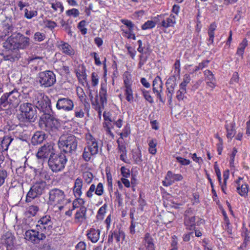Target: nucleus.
I'll return each instance as SVG.
<instances>
[{
    "instance_id": "obj_40",
    "label": "nucleus",
    "mask_w": 250,
    "mask_h": 250,
    "mask_svg": "<svg viewBox=\"0 0 250 250\" xmlns=\"http://www.w3.org/2000/svg\"><path fill=\"white\" fill-rule=\"evenodd\" d=\"M137 185V179L135 175H132L131 178V182L126 179L125 186L126 188L131 187L132 191H135V187Z\"/></svg>"
},
{
    "instance_id": "obj_39",
    "label": "nucleus",
    "mask_w": 250,
    "mask_h": 250,
    "mask_svg": "<svg viewBox=\"0 0 250 250\" xmlns=\"http://www.w3.org/2000/svg\"><path fill=\"white\" fill-rule=\"evenodd\" d=\"M121 173L123 177L121 178L120 180L117 181V186L118 187V190H123L124 186H125V167H122L121 168Z\"/></svg>"
},
{
    "instance_id": "obj_54",
    "label": "nucleus",
    "mask_w": 250,
    "mask_h": 250,
    "mask_svg": "<svg viewBox=\"0 0 250 250\" xmlns=\"http://www.w3.org/2000/svg\"><path fill=\"white\" fill-rule=\"evenodd\" d=\"M190 80L191 79L189 75L185 74L184 76L183 82L179 84V87L187 89V85L189 83Z\"/></svg>"
},
{
    "instance_id": "obj_59",
    "label": "nucleus",
    "mask_w": 250,
    "mask_h": 250,
    "mask_svg": "<svg viewBox=\"0 0 250 250\" xmlns=\"http://www.w3.org/2000/svg\"><path fill=\"white\" fill-rule=\"evenodd\" d=\"M148 57L145 56L144 54H141L139 56V62L138 64V67L139 69H141L142 66L146 63Z\"/></svg>"
},
{
    "instance_id": "obj_7",
    "label": "nucleus",
    "mask_w": 250,
    "mask_h": 250,
    "mask_svg": "<svg viewBox=\"0 0 250 250\" xmlns=\"http://www.w3.org/2000/svg\"><path fill=\"white\" fill-rule=\"evenodd\" d=\"M51 113L43 114L39 121L40 127L48 132L55 131L59 125L58 121Z\"/></svg>"
},
{
    "instance_id": "obj_58",
    "label": "nucleus",
    "mask_w": 250,
    "mask_h": 250,
    "mask_svg": "<svg viewBox=\"0 0 250 250\" xmlns=\"http://www.w3.org/2000/svg\"><path fill=\"white\" fill-rule=\"evenodd\" d=\"M175 158L176 162L179 163L182 166H188L190 163L189 160L182 158L180 156H176Z\"/></svg>"
},
{
    "instance_id": "obj_48",
    "label": "nucleus",
    "mask_w": 250,
    "mask_h": 250,
    "mask_svg": "<svg viewBox=\"0 0 250 250\" xmlns=\"http://www.w3.org/2000/svg\"><path fill=\"white\" fill-rule=\"evenodd\" d=\"M141 91L146 100L148 101L150 104H152L154 102L153 98L151 96L150 91L149 90H146L145 89H143L141 90Z\"/></svg>"
},
{
    "instance_id": "obj_34",
    "label": "nucleus",
    "mask_w": 250,
    "mask_h": 250,
    "mask_svg": "<svg viewBox=\"0 0 250 250\" xmlns=\"http://www.w3.org/2000/svg\"><path fill=\"white\" fill-rule=\"evenodd\" d=\"M120 137L118 139L117 143L118 144V148L119 150L123 152V153L120 155V159L124 162H125V158L124 157V151L125 149V147L124 146V143L125 142L124 137L125 135L123 133H120Z\"/></svg>"
},
{
    "instance_id": "obj_30",
    "label": "nucleus",
    "mask_w": 250,
    "mask_h": 250,
    "mask_svg": "<svg viewBox=\"0 0 250 250\" xmlns=\"http://www.w3.org/2000/svg\"><path fill=\"white\" fill-rule=\"evenodd\" d=\"M100 231L98 229L91 228L87 233L88 239L92 242H97L100 238Z\"/></svg>"
},
{
    "instance_id": "obj_53",
    "label": "nucleus",
    "mask_w": 250,
    "mask_h": 250,
    "mask_svg": "<svg viewBox=\"0 0 250 250\" xmlns=\"http://www.w3.org/2000/svg\"><path fill=\"white\" fill-rule=\"evenodd\" d=\"M75 116L77 118H83L84 116V112L83 109V106H77L75 109Z\"/></svg>"
},
{
    "instance_id": "obj_13",
    "label": "nucleus",
    "mask_w": 250,
    "mask_h": 250,
    "mask_svg": "<svg viewBox=\"0 0 250 250\" xmlns=\"http://www.w3.org/2000/svg\"><path fill=\"white\" fill-rule=\"evenodd\" d=\"M157 18L161 21L158 23V27L164 29L174 27L176 23V17L173 14H170L167 17L165 14H161L157 15Z\"/></svg>"
},
{
    "instance_id": "obj_2",
    "label": "nucleus",
    "mask_w": 250,
    "mask_h": 250,
    "mask_svg": "<svg viewBox=\"0 0 250 250\" xmlns=\"http://www.w3.org/2000/svg\"><path fill=\"white\" fill-rule=\"evenodd\" d=\"M20 96L21 94L16 88L4 93L0 97V108L11 109L16 108L21 102Z\"/></svg>"
},
{
    "instance_id": "obj_21",
    "label": "nucleus",
    "mask_w": 250,
    "mask_h": 250,
    "mask_svg": "<svg viewBox=\"0 0 250 250\" xmlns=\"http://www.w3.org/2000/svg\"><path fill=\"white\" fill-rule=\"evenodd\" d=\"M183 179V176L181 174H174L171 171L169 170L167 173L165 180L162 181V184L165 187H168L175 181H181Z\"/></svg>"
},
{
    "instance_id": "obj_37",
    "label": "nucleus",
    "mask_w": 250,
    "mask_h": 250,
    "mask_svg": "<svg viewBox=\"0 0 250 250\" xmlns=\"http://www.w3.org/2000/svg\"><path fill=\"white\" fill-rule=\"evenodd\" d=\"M148 142L149 153L153 155H155L157 152V140L155 138H152Z\"/></svg>"
},
{
    "instance_id": "obj_55",
    "label": "nucleus",
    "mask_w": 250,
    "mask_h": 250,
    "mask_svg": "<svg viewBox=\"0 0 250 250\" xmlns=\"http://www.w3.org/2000/svg\"><path fill=\"white\" fill-rule=\"evenodd\" d=\"M66 14L67 16L69 17H73L74 18H77L80 15V12L78 9L76 8H72L66 11Z\"/></svg>"
},
{
    "instance_id": "obj_47",
    "label": "nucleus",
    "mask_w": 250,
    "mask_h": 250,
    "mask_svg": "<svg viewBox=\"0 0 250 250\" xmlns=\"http://www.w3.org/2000/svg\"><path fill=\"white\" fill-rule=\"evenodd\" d=\"M210 61L208 60H203L202 62L199 63L198 65L195 66L194 72L198 71L200 70H202L203 68L208 67Z\"/></svg>"
},
{
    "instance_id": "obj_6",
    "label": "nucleus",
    "mask_w": 250,
    "mask_h": 250,
    "mask_svg": "<svg viewBox=\"0 0 250 250\" xmlns=\"http://www.w3.org/2000/svg\"><path fill=\"white\" fill-rule=\"evenodd\" d=\"M67 159L64 154L53 155L49 158L48 165L53 172L62 171L65 167Z\"/></svg>"
},
{
    "instance_id": "obj_42",
    "label": "nucleus",
    "mask_w": 250,
    "mask_h": 250,
    "mask_svg": "<svg viewBox=\"0 0 250 250\" xmlns=\"http://www.w3.org/2000/svg\"><path fill=\"white\" fill-rule=\"evenodd\" d=\"M38 15V12L36 10H31V8H30V9H24V17L27 19H31L34 17L37 16Z\"/></svg>"
},
{
    "instance_id": "obj_3",
    "label": "nucleus",
    "mask_w": 250,
    "mask_h": 250,
    "mask_svg": "<svg viewBox=\"0 0 250 250\" xmlns=\"http://www.w3.org/2000/svg\"><path fill=\"white\" fill-rule=\"evenodd\" d=\"M78 142V139L74 135L64 134L60 137L58 146L65 153H72L77 149Z\"/></svg>"
},
{
    "instance_id": "obj_46",
    "label": "nucleus",
    "mask_w": 250,
    "mask_h": 250,
    "mask_svg": "<svg viewBox=\"0 0 250 250\" xmlns=\"http://www.w3.org/2000/svg\"><path fill=\"white\" fill-rule=\"evenodd\" d=\"M156 22L153 21L148 20L145 22L141 26V28L143 30L152 29L156 26Z\"/></svg>"
},
{
    "instance_id": "obj_38",
    "label": "nucleus",
    "mask_w": 250,
    "mask_h": 250,
    "mask_svg": "<svg viewBox=\"0 0 250 250\" xmlns=\"http://www.w3.org/2000/svg\"><path fill=\"white\" fill-rule=\"evenodd\" d=\"M45 135L42 132H36L32 137L33 142L37 144L42 143L44 139Z\"/></svg>"
},
{
    "instance_id": "obj_5",
    "label": "nucleus",
    "mask_w": 250,
    "mask_h": 250,
    "mask_svg": "<svg viewBox=\"0 0 250 250\" xmlns=\"http://www.w3.org/2000/svg\"><path fill=\"white\" fill-rule=\"evenodd\" d=\"M86 146L84 147L83 153V159L89 161L92 156L96 155L99 151L98 143L96 139L90 133L85 135Z\"/></svg>"
},
{
    "instance_id": "obj_36",
    "label": "nucleus",
    "mask_w": 250,
    "mask_h": 250,
    "mask_svg": "<svg viewBox=\"0 0 250 250\" xmlns=\"http://www.w3.org/2000/svg\"><path fill=\"white\" fill-rule=\"evenodd\" d=\"M126 26L128 28L129 31L127 33L126 32V37L128 39H132L134 40L136 39V36L135 34L133 33V30L135 27L134 24L132 22L129 20H126Z\"/></svg>"
},
{
    "instance_id": "obj_64",
    "label": "nucleus",
    "mask_w": 250,
    "mask_h": 250,
    "mask_svg": "<svg viewBox=\"0 0 250 250\" xmlns=\"http://www.w3.org/2000/svg\"><path fill=\"white\" fill-rule=\"evenodd\" d=\"M45 38V35L43 33H40L39 32L35 33L34 36V39L36 41L42 42L44 40Z\"/></svg>"
},
{
    "instance_id": "obj_41",
    "label": "nucleus",
    "mask_w": 250,
    "mask_h": 250,
    "mask_svg": "<svg viewBox=\"0 0 250 250\" xmlns=\"http://www.w3.org/2000/svg\"><path fill=\"white\" fill-rule=\"evenodd\" d=\"M187 93V89L179 87V89L176 92V97L178 101L184 100L186 98L185 94Z\"/></svg>"
},
{
    "instance_id": "obj_50",
    "label": "nucleus",
    "mask_w": 250,
    "mask_h": 250,
    "mask_svg": "<svg viewBox=\"0 0 250 250\" xmlns=\"http://www.w3.org/2000/svg\"><path fill=\"white\" fill-rule=\"evenodd\" d=\"M34 122H31L29 120H26L24 122H21L19 124V125L22 127L23 130H26L28 129H31L32 128L33 124L32 123Z\"/></svg>"
},
{
    "instance_id": "obj_11",
    "label": "nucleus",
    "mask_w": 250,
    "mask_h": 250,
    "mask_svg": "<svg viewBox=\"0 0 250 250\" xmlns=\"http://www.w3.org/2000/svg\"><path fill=\"white\" fill-rule=\"evenodd\" d=\"M20 111L26 120L35 122L37 118V112L34 105L29 103H23L20 104Z\"/></svg>"
},
{
    "instance_id": "obj_10",
    "label": "nucleus",
    "mask_w": 250,
    "mask_h": 250,
    "mask_svg": "<svg viewBox=\"0 0 250 250\" xmlns=\"http://www.w3.org/2000/svg\"><path fill=\"white\" fill-rule=\"evenodd\" d=\"M38 80L41 86L48 87L53 85L56 82V75L52 71L46 70L40 72Z\"/></svg>"
},
{
    "instance_id": "obj_12",
    "label": "nucleus",
    "mask_w": 250,
    "mask_h": 250,
    "mask_svg": "<svg viewBox=\"0 0 250 250\" xmlns=\"http://www.w3.org/2000/svg\"><path fill=\"white\" fill-rule=\"evenodd\" d=\"M46 184L45 182L41 181L36 182L31 188L27 194L26 201L28 202L29 199H34L42 195L46 188Z\"/></svg>"
},
{
    "instance_id": "obj_31",
    "label": "nucleus",
    "mask_w": 250,
    "mask_h": 250,
    "mask_svg": "<svg viewBox=\"0 0 250 250\" xmlns=\"http://www.w3.org/2000/svg\"><path fill=\"white\" fill-rule=\"evenodd\" d=\"M13 138L9 136H4L0 139V149L1 151L7 150L9 146L13 141Z\"/></svg>"
},
{
    "instance_id": "obj_18",
    "label": "nucleus",
    "mask_w": 250,
    "mask_h": 250,
    "mask_svg": "<svg viewBox=\"0 0 250 250\" xmlns=\"http://www.w3.org/2000/svg\"><path fill=\"white\" fill-rule=\"evenodd\" d=\"M235 183L236 184L237 193L242 197H247L250 191V187L249 185L244 181V178L239 177L235 181Z\"/></svg>"
},
{
    "instance_id": "obj_57",
    "label": "nucleus",
    "mask_w": 250,
    "mask_h": 250,
    "mask_svg": "<svg viewBox=\"0 0 250 250\" xmlns=\"http://www.w3.org/2000/svg\"><path fill=\"white\" fill-rule=\"evenodd\" d=\"M116 195V201L118 203V206L119 207H121V208H122L123 207V198H122V194L119 192L118 189H117V191L115 192Z\"/></svg>"
},
{
    "instance_id": "obj_14",
    "label": "nucleus",
    "mask_w": 250,
    "mask_h": 250,
    "mask_svg": "<svg viewBox=\"0 0 250 250\" xmlns=\"http://www.w3.org/2000/svg\"><path fill=\"white\" fill-rule=\"evenodd\" d=\"M25 238L32 243L38 244L40 241L46 238V235L36 228L35 229H32L26 231Z\"/></svg>"
},
{
    "instance_id": "obj_29",
    "label": "nucleus",
    "mask_w": 250,
    "mask_h": 250,
    "mask_svg": "<svg viewBox=\"0 0 250 250\" xmlns=\"http://www.w3.org/2000/svg\"><path fill=\"white\" fill-rule=\"evenodd\" d=\"M87 209L85 207H81L75 214V219L77 222L82 223L86 219Z\"/></svg>"
},
{
    "instance_id": "obj_4",
    "label": "nucleus",
    "mask_w": 250,
    "mask_h": 250,
    "mask_svg": "<svg viewBox=\"0 0 250 250\" xmlns=\"http://www.w3.org/2000/svg\"><path fill=\"white\" fill-rule=\"evenodd\" d=\"M32 102L36 108H38L43 114H46L52 112L51 103L48 97L43 93L35 92L32 97Z\"/></svg>"
},
{
    "instance_id": "obj_35",
    "label": "nucleus",
    "mask_w": 250,
    "mask_h": 250,
    "mask_svg": "<svg viewBox=\"0 0 250 250\" xmlns=\"http://www.w3.org/2000/svg\"><path fill=\"white\" fill-rule=\"evenodd\" d=\"M248 45V41L247 39H244L242 41L239 43V46L237 49L236 55L243 57L245 50L246 47Z\"/></svg>"
},
{
    "instance_id": "obj_15",
    "label": "nucleus",
    "mask_w": 250,
    "mask_h": 250,
    "mask_svg": "<svg viewBox=\"0 0 250 250\" xmlns=\"http://www.w3.org/2000/svg\"><path fill=\"white\" fill-rule=\"evenodd\" d=\"M152 90L160 102L164 103L165 99L162 96L163 94V83L161 78L159 76H157L153 81Z\"/></svg>"
},
{
    "instance_id": "obj_24",
    "label": "nucleus",
    "mask_w": 250,
    "mask_h": 250,
    "mask_svg": "<svg viewBox=\"0 0 250 250\" xmlns=\"http://www.w3.org/2000/svg\"><path fill=\"white\" fill-rule=\"evenodd\" d=\"M204 75L207 85L212 89H213L216 86V79L214 75L208 69H207L204 71Z\"/></svg>"
},
{
    "instance_id": "obj_8",
    "label": "nucleus",
    "mask_w": 250,
    "mask_h": 250,
    "mask_svg": "<svg viewBox=\"0 0 250 250\" xmlns=\"http://www.w3.org/2000/svg\"><path fill=\"white\" fill-rule=\"evenodd\" d=\"M202 219L197 217L191 208L187 209L184 214V225L188 231H191L196 229L200 225V221Z\"/></svg>"
},
{
    "instance_id": "obj_1",
    "label": "nucleus",
    "mask_w": 250,
    "mask_h": 250,
    "mask_svg": "<svg viewBox=\"0 0 250 250\" xmlns=\"http://www.w3.org/2000/svg\"><path fill=\"white\" fill-rule=\"evenodd\" d=\"M30 39L18 33L11 35L3 43V46L8 50V54L4 57L5 60L15 62L21 57L20 49H26L30 45Z\"/></svg>"
},
{
    "instance_id": "obj_27",
    "label": "nucleus",
    "mask_w": 250,
    "mask_h": 250,
    "mask_svg": "<svg viewBox=\"0 0 250 250\" xmlns=\"http://www.w3.org/2000/svg\"><path fill=\"white\" fill-rule=\"evenodd\" d=\"M227 122V121L226 122L225 125V128L227 133L226 136L228 139L231 140L236 134V124L234 122L229 124Z\"/></svg>"
},
{
    "instance_id": "obj_28",
    "label": "nucleus",
    "mask_w": 250,
    "mask_h": 250,
    "mask_svg": "<svg viewBox=\"0 0 250 250\" xmlns=\"http://www.w3.org/2000/svg\"><path fill=\"white\" fill-rule=\"evenodd\" d=\"M83 186V181L80 178H77L74 183V186L73 187V191L74 195L76 197H80L82 195V187Z\"/></svg>"
},
{
    "instance_id": "obj_52",
    "label": "nucleus",
    "mask_w": 250,
    "mask_h": 250,
    "mask_svg": "<svg viewBox=\"0 0 250 250\" xmlns=\"http://www.w3.org/2000/svg\"><path fill=\"white\" fill-rule=\"evenodd\" d=\"M51 8L53 9L55 11H57L58 9H60V13L63 11L64 7L62 2L57 1L55 3H51Z\"/></svg>"
},
{
    "instance_id": "obj_44",
    "label": "nucleus",
    "mask_w": 250,
    "mask_h": 250,
    "mask_svg": "<svg viewBox=\"0 0 250 250\" xmlns=\"http://www.w3.org/2000/svg\"><path fill=\"white\" fill-rule=\"evenodd\" d=\"M133 92L129 85L126 83V100L131 103L133 102Z\"/></svg>"
},
{
    "instance_id": "obj_61",
    "label": "nucleus",
    "mask_w": 250,
    "mask_h": 250,
    "mask_svg": "<svg viewBox=\"0 0 250 250\" xmlns=\"http://www.w3.org/2000/svg\"><path fill=\"white\" fill-rule=\"evenodd\" d=\"M95 193L98 196H101L104 193V187L102 183H99L96 188H95Z\"/></svg>"
},
{
    "instance_id": "obj_32",
    "label": "nucleus",
    "mask_w": 250,
    "mask_h": 250,
    "mask_svg": "<svg viewBox=\"0 0 250 250\" xmlns=\"http://www.w3.org/2000/svg\"><path fill=\"white\" fill-rule=\"evenodd\" d=\"M132 158L134 163L139 164L142 162V153L141 149L139 146L137 148L132 150Z\"/></svg>"
},
{
    "instance_id": "obj_16",
    "label": "nucleus",
    "mask_w": 250,
    "mask_h": 250,
    "mask_svg": "<svg viewBox=\"0 0 250 250\" xmlns=\"http://www.w3.org/2000/svg\"><path fill=\"white\" fill-rule=\"evenodd\" d=\"M52 225L53 223L51 220L50 217L45 215L42 217L38 221L36 228L38 230L45 234L52 229Z\"/></svg>"
},
{
    "instance_id": "obj_25",
    "label": "nucleus",
    "mask_w": 250,
    "mask_h": 250,
    "mask_svg": "<svg viewBox=\"0 0 250 250\" xmlns=\"http://www.w3.org/2000/svg\"><path fill=\"white\" fill-rule=\"evenodd\" d=\"M176 78L174 76L170 77L166 82L167 95L169 100L172 99V95L174 93V88L176 85L175 82Z\"/></svg>"
},
{
    "instance_id": "obj_43",
    "label": "nucleus",
    "mask_w": 250,
    "mask_h": 250,
    "mask_svg": "<svg viewBox=\"0 0 250 250\" xmlns=\"http://www.w3.org/2000/svg\"><path fill=\"white\" fill-rule=\"evenodd\" d=\"M106 205L104 204L99 209L96 215L97 220L101 221L104 219L106 213Z\"/></svg>"
},
{
    "instance_id": "obj_17",
    "label": "nucleus",
    "mask_w": 250,
    "mask_h": 250,
    "mask_svg": "<svg viewBox=\"0 0 250 250\" xmlns=\"http://www.w3.org/2000/svg\"><path fill=\"white\" fill-rule=\"evenodd\" d=\"M56 107L58 110L69 112L73 110L74 104L73 101L68 98H61L57 101Z\"/></svg>"
},
{
    "instance_id": "obj_22",
    "label": "nucleus",
    "mask_w": 250,
    "mask_h": 250,
    "mask_svg": "<svg viewBox=\"0 0 250 250\" xmlns=\"http://www.w3.org/2000/svg\"><path fill=\"white\" fill-rule=\"evenodd\" d=\"M14 236L9 232H6L2 236L1 240L2 244L6 247V250H14Z\"/></svg>"
},
{
    "instance_id": "obj_23",
    "label": "nucleus",
    "mask_w": 250,
    "mask_h": 250,
    "mask_svg": "<svg viewBox=\"0 0 250 250\" xmlns=\"http://www.w3.org/2000/svg\"><path fill=\"white\" fill-rule=\"evenodd\" d=\"M57 46L59 50L65 55L72 56L75 54L74 50L67 42L61 41L58 42Z\"/></svg>"
},
{
    "instance_id": "obj_20",
    "label": "nucleus",
    "mask_w": 250,
    "mask_h": 250,
    "mask_svg": "<svg viewBox=\"0 0 250 250\" xmlns=\"http://www.w3.org/2000/svg\"><path fill=\"white\" fill-rule=\"evenodd\" d=\"M14 20L12 18L5 17L1 23L2 34L3 37L9 36L14 30Z\"/></svg>"
},
{
    "instance_id": "obj_62",
    "label": "nucleus",
    "mask_w": 250,
    "mask_h": 250,
    "mask_svg": "<svg viewBox=\"0 0 250 250\" xmlns=\"http://www.w3.org/2000/svg\"><path fill=\"white\" fill-rule=\"evenodd\" d=\"M39 211V207L37 206H30L28 208V213L32 216H35Z\"/></svg>"
},
{
    "instance_id": "obj_9",
    "label": "nucleus",
    "mask_w": 250,
    "mask_h": 250,
    "mask_svg": "<svg viewBox=\"0 0 250 250\" xmlns=\"http://www.w3.org/2000/svg\"><path fill=\"white\" fill-rule=\"evenodd\" d=\"M48 204L51 205L66 204L67 203L64 191L60 189L54 188L51 189L49 193Z\"/></svg>"
},
{
    "instance_id": "obj_33",
    "label": "nucleus",
    "mask_w": 250,
    "mask_h": 250,
    "mask_svg": "<svg viewBox=\"0 0 250 250\" xmlns=\"http://www.w3.org/2000/svg\"><path fill=\"white\" fill-rule=\"evenodd\" d=\"M125 234L124 232L123 231L119 229L118 231H114L113 232L111 233V235H109L108 239L109 240H110L114 239L117 242H119L121 240L123 241L125 239Z\"/></svg>"
},
{
    "instance_id": "obj_60",
    "label": "nucleus",
    "mask_w": 250,
    "mask_h": 250,
    "mask_svg": "<svg viewBox=\"0 0 250 250\" xmlns=\"http://www.w3.org/2000/svg\"><path fill=\"white\" fill-rule=\"evenodd\" d=\"M174 73L177 76H180L181 72L180 59H176L174 64Z\"/></svg>"
},
{
    "instance_id": "obj_56",
    "label": "nucleus",
    "mask_w": 250,
    "mask_h": 250,
    "mask_svg": "<svg viewBox=\"0 0 250 250\" xmlns=\"http://www.w3.org/2000/svg\"><path fill=\"white\" fill-rule=\"evenodd\" d=\"M86 24V21L83 20L81 21L78 25V28L83 35H85L87 33V29L85 27Z\"/></svg>"
},
{
    "instance_id": "obj_63",
    "label": "nucleus",
    "mask_w": 250,
    "mask_h": 250,
    "mask_svg": "<svg viewBox=\"0 0 250 250\" xmlns=\"http://www.w3.org/2000/svg\"><path fill=\"white\" fill-rule=\"evenodd\" d=\"M7 177V171L5 170H0V187L3 184Z\"/></svg>"
},
{
    "instance_id": "obj_26",
    "label": "nucleus",
    "mask_w": 250,
    "mask_h": 250,
    "mask_svg": "<svg viewBox=\"0 0 250 250\" xmlns=\"http://www.w3.org/2000/svg\"><path fill=\"white\" fill-rule=\"evenodd\" d=\"M143 242L146 250H156L154 239L149 233L147 232L145 234ZM139 250H145L143 249Z\"/></svg>"
},
{
    "instance_id": "obj_51",
    "label": "nucleus",
    "mask_w": 250,
    "mask_h": 250,
    "mask_svg": "<svg viewBox=\"0 0 250 250\" xmlns=\"http://www.w3.org/2000/svg\"><path fill=\"white\" fill-rule=\"evenodd\" d=\"M237 152V149L234 147L232 149V152L229 154V163L230 167H234V160Z\"/></svg>"
},
{
    "instance_id": "obj_49",
    "label": "nucleus",
    "mask_w": 250,
    "mask_h": 250,
    "mask_svg": "<svg viewBox=\"0 0 250 250\" xmlns=\"http://www.w3.org/2000/svg\"><path fill=\"white\" fill-rule=\"evenodd\" d=\"M76 75L80 82L81 83H84V82H86V74L85 72V69L83 67L82 71L81 72H77Z\"/></svg>"
},
{
    "instance_id": "obj_19",
    "label": "nucleus",
    "mask_w": 250,
    "mask_h": 250,
    "mask_svg": "<svg viewBox=\"0 0 250 250\" xmlns=\"http://www.w3.org/2000/svg\"><path fill=\"white\" fill-rule=\"evenodd\" d=\"M55 154L53 146L47 143L38 149L36 156L38 159L44 160Z\"/></svg>"
},
{
    "instance_id": "obj_45",
    "label": "nucleus",
    "mask_w": 250,
    "mask_h": 250,
    "mask_svg": "<svg viewBox=\"0 0 250 250\" xmlns=\"http://www.w3.org/2000/svg\"><path fill=\"white\" fill-rule=\"evenodd\" d=\"M113 123H114L113 121L111 120V121H106L103 123L104 129L106 131L107 133L112 136H113V134L111 131V128L113 127Z\"/></svg>"
}]
</instances>
